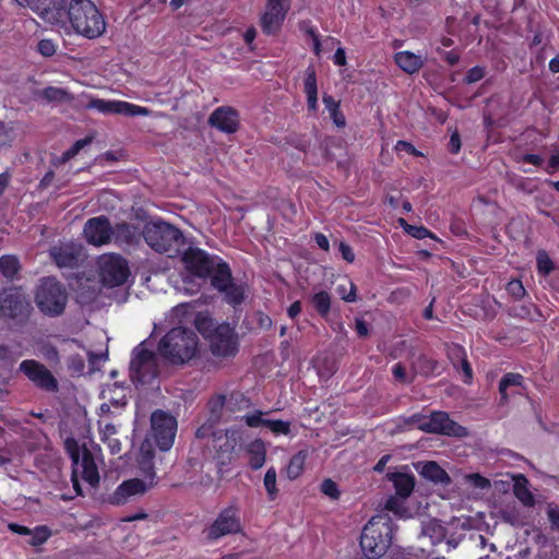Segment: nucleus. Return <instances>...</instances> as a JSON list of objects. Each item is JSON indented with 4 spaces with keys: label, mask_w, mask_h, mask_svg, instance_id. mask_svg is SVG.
I'll use <instances>...</instances> for the list:
<instances>
[{
    "label": "nucleus",
    "mask_w": 559,
    "mask_h": 559,
    "mask_svg": "<svg viewBox=\"0 0 559 559\" xmlns=\"http://www.w3.org/2000/svg\"><path fill=\"white\" fill-rule=\"evenodd\" d=\"M210 123L223 132L234 133L239 126V116L231 107H219L211 115Z\"/></svg>",
    "instance_id": "obj_22"
},
{
    "label": "nucleus",
    "mask_w": 559,
    "mask_h": 559,
    "mask_svg": "<svg viewBox=\"0 0 559 559\" xmlns=\"http://www.w3.org/2000/svg\"><path fill=\"white\" fill-rule=\"evenodd\" d=\"M554 269V264L548 254L544 251L537 253V270L539 273L547 275Z\"/></svg>",
    "instance_id": "obj_49"
},
{
    "label": "nucleus",
    "mask_w": 559,
    "mask_h": 559,
    "mask_svg": "<svg viewBox=\"0 0 559 559\" xmlns=\"http://www.w3.org/2000/svg\"><path fill=\"white\" fill-rule=\"evenodd\" d=\"M240 522L233 508L226 509L219 513L215 522L209 530V537L217 539L222 536L234 534L240 531Z\"/></svg>",
    "instance_id": "obj_19"
},
{
    "label": "nucleus",
    "mask_w": 559,
    "mask_h": 559,
    "mask_svg": "<svg viewBox=\"0 0 559 559\" xmlns=\"http://www.w3.org/2000/svg\"><path fill=\"white\" fill-rule=\"evenodd\" d=\"M193 322L198 331L209 340L211 338L210 334H213L218 325L205 313H198Z\"/></svg>",
    "instance_id": "obj_37"
},
{
    "label": "nucleus",
    "mask_w": 559,
    "mask_h": 559,
    "mask_svg": "<svg viewBox=\"0 0 559 559\" xmlns=\"http://www.w3.org/2000/svg\"><path fill=\"white\" fill-rule=\"evenodd\" d=\"M221 292L225 293V298L229 304L238 305L243 299V288L241 286L235 285L233 282L226 289H222Z\"/></svg>",
    "instance_id": "obj_40"
},
{
    "label": "nucleus",
    "mask_w": 559,
    "mask_h": 559,
    "mask_svg": "<svg viewBox=\"0 0 559 559\" xmlns=\"http://www.w3.org/2000/svg\"><path fill=\"white\" fill-rule=\"evenodd\" d=\"M157 376L155 357L143 344L134 348L130 361V378L134 383H148Z\"/></svg>",
    "instance_id": "obj_11"
},
{
    "label": "nucleus",
    "mask_w": 559,
    "mask_h": 559,
    "mask_svg": "<svg viewBox=\"0 0 559 559\" xmlns=\"http://www.w3.org/2000/svg\"><path fill=\"white\" fill-rule=\"evenodd\" d=\"M392 524L382 518H372L364 527L360 547L366 557L376 559L383 556L391 545Z\"/></svg>",
    "instance_id": "obj_5"
},
{
    "label": "nucleus",
    "mask_w": 559,
    "mask_h": 559,
    "mask_svg": "<svg viewBox=\"0 0 559 559\" xmlns=\"http://www.w3.org/2000/svg\"><path fill=\"white\" fill-rule=\"evenodd\" d=\"M265 427H267L275 436H287L290 432L289 421L267 419V421H265Z\"/></svg>",
    "instance_id": "obj_45"
},
{
    "label": "nucleus",
    "mask_w": 559,
    "mask_h": 559,
    "mask_svg": "<svg viewBox=\"0 0 559 559\" xmlns=\"http://www.w3.org/2000/svg\"><path fill=\"white\" fill-rule=\"evenodd\" d=\"M36 304L48 316L60 314L67 304V294L55 278H44L36 293Z\"/></svg>",
    "instance_id": "obj_7"
},
{
    "label": "nucleus",
    "mask_w": 559,
    "mask_h": 559,
    "mask_svg": "<svg viewBox=\"0 0 559 559\" xmlns=\"http://www.w3.org/2000/svg\"><path fill=\"white\" fill-rule=\"evenodd\" d=\"M316 243L324 251H329L330 249V242L326 236L323 234H316L314 236Z\"/></svg>",
    "instance_id": "obj_62"
},
{
    "label": "nucleus",
    "mask_w": 559,
    "mask_h": 559,
    "mask_svg": "<svg viewBox=\"0 0 559 559\" xmlns=\"http://www.w3.org/2000/svg\"><path fill=\"white\" fill-rule=\"evenodd\" d=\"M394 148L397 152H406L415 156L419 155L418 151L414 147V145L406 141H397Z\"/></svg>",
    "instance_id": "obj_59"
},
{
    "label": "nucleus",
    "mask_w": 559,
    "mask_h": 559,
    "mask_svg": "<svg viewBox=\"0 0 559 559\" xmlns=\"http://www.w3.org/2000/svg\"><path fill=\"white\" fill-rule=\"evenodd\" d=\"M82 247L74 242L60 243L50 250V257L59 267H73L78 264Z\"/></svg>",
    "instance_id": "obj_21"
},
{
    "label": "nucleus",
    "mask_w": 559,
    "mask_h": 559,
    "mask_svg": "<svg viewBox=\"0 0 559 559\" xmlns=\"http://www.w3.org/2000/svg\"><path fill=\"white\" fill-rule=\"evenodd\" d=\"M99 276L104 285L116 287L122 285L129 276L124 259L118 254H104L98 260Z\"/></svg>",
    "instance_id": "obj_10"
},
{
    "label": "nucleus",
    "mask_w": 559,
    "mask_h": 559,
    "mask_svg": "<svg viewBox=\"0 0 559 559\" xmlns=\"http://www.w3.org/2000/svg\"><path fill=\"white\" fill-rule=\"evenodd\" d=\"M151 427L153 438L159 450H170L177 432L176 418L163 411H155L151 416Z\"/></svg>",
    "instance_id": "obj_9"
},
{
    "label": "nucleus",
    "mask_w": 559,
    "mask_h": 559,
    "mask_svg": "<svg viewBox=\"0 0 559 559\" xmlns=\"http://www.w3.org/2000/svg\"><path fill=\"white\" fill-rule=\"evenodd\" d=\"M66 450L69 453L72 465V483L78 495L81 493L79 486V476H81L91 486H96L99 481V474L95 463L92 450L86 443L80 444L76 440L69 438L66 440Z\"/></svg>",
    "instance_id": "obj_4"
},
{
    "label": "nucleus",
    "mask_w": 559,
    "mask_h": 559,
    "mask_svg": "<svg viewBox=\"0 0 559 559\" xmlns=\"http://www.w3.org/2000/svg\"><path fill=\"white\" fill-rule=\"evenodd\" d=\"M484 74L485 73H484L483 68L474 67L467 71L465 81L469 84L478 82L479 80H481L484 78Z\"/></svg>",
    "instance_id": "obj_57"
},
{
    "label": "nucleus",
    "mask_w": 559,
    "mask_h": 559,
    "mask_svg": "<svg viewBox=\"0 0 559 559\" xmlns=\"http://www.w3.org/2000/svg\"><path fill=\"white\" fill-rule=\"evenodd\" d=\"M276 477V469L274 467L267 468L264 475L263 485L270 500H274L278 493Z\"/></svg>",
    "instance_id": "obj_39"
},
{
    "label": "nucleus",
    "mask_w": 559,
    "mask_h": 559,
    "mask_svg": "<svg viewBox=\"0 0 559 559\" xmlns=\"http://www.w3.org/2000/svg\"><path fill=\"white\" fill-rule=\"evenodd\" d=\"M523 377L520 373H507L499 383V393L502 402H507L510 395L522 394L524 391Z\"/></svg>",
    "instance_id": "obj_23"
},
{
    "label": "nucleus",
    "mask_w": 559,
    "mask_h": 559,
    "mask_svg": "<svg viewBox=\"0 0 559 559\" xmlns=\"http://www.w3.org/2000/svg\"><path fill=\"white\" fill-rule=\"evenodd\" d=\"M143 237L146 243L157 252H168L182 240L181 231L165 222L145 224Z\"/></svg>",
    "instance_id": "obj_6"
},
{
    "label": "nucleus",
    "mask_w": 559,
    "mask_h": 559,
    "mask_svg": "<svg viewBox=\"0 0 559 559\" xmlns=\"http://www.w3.org/2000/svg\"><path fill=\"white\" fill-rule=\"evenodd\" d=\"M249 465L253 469L261 468L265 463L266 449L264 442L260 439L253 440L248 444Z\"/></svg>",
    "instance_id": "obj_30"
},
{
    "label": "nucleus",
    "mask_w": 559,
    "mask_h": 559,
    "mask_svg": "<svg viewBox=\"0 0 559 559\" xmlns=\"http://www.w3.org/2000/svg\"><path fill=\"white\" fill-rule=\"evenodd\" d=\"M225 403L226 397L224 395H217L210 400L209 409L211 412L212 421H217L221 418Z\"/></svg>",
    "instance_id": "obj_41"
},
{
    "label": "nucleus",
    "mask_w": 559,
    "mask_h": 559,
    "mask_svg": "<svg viewBox=\"0 0 559 559\" xmlns=\"http://www.w3.org/2000/svg\"><path fill=\"white\" fill-rule=\"evenodd\" d=\"M340 252L343 257V259L349 263L354 262L355 260V253L353 249L345 242L340 243Z\"/></svg>",
    "instance_id": "obj_60"
},
{
    "label": "nucleus",
    "mask_w": 559,
    "mask_h": 559,
    "mask_svg": "<svg viewBox=\"0 0 559 559\" xmlns=\"http://www.w3.org/2000/svg\"><path fill=\"white\" fill-rule=\"evenodd\" d=\"M336 292L341 298L347 302H354L356 300V286L350 282L347 285H337Z\"/></svg>",
    "instance_id": "obj_48"
},
{
    "label": "nucleus",
    "mask_w": 559,
    "mask_h": 559,
    "mask_svg": "<svg viewBox=\"0 0 559 559\" xmlns=\"http://www.w3.org/2000/svg\"><path fill=\"white\" fill-rule=\"evenodd\" d=\"M464 478L471 486L481 490L489 489L491 487L490 480L477 473L467 474Z\"/></svg>",
    "instance_id": "obj_47"
},
{
    "label": "nucleus",
    "mask_w": 559,
    "mask_h": 559,
    "mask_svg": "<svg viewBox=\"0 0 559 559\" xmlns=\"http://www.w3.org/2000/svg\"><path fill=\"white\" fill-rule=\"evenodd\" d=\"M20 270L19 261L13 255H3L0 258V271L8 277L12 278Z\"/></svg>",
    "instance_id": "obj_38"
},
{
    "label": "nucleus",
    "mask_w": 559,
    "mask_h": 559,
    "mask_svg": "<svg viewBox=\"0 0 559 559\" xmlns=\"http://www.w3.org/2000/svg\"><path fill=\"white\" fill-rule=\"evenodd\" d=\"M38 51L45 57H50L56 52V45L52 40L43 39L38 43Z\"/></svg>",
    "instance_id": "obj_56"
},
{
    "label": "nucleus",
    "mask_w": 559,
    "mask_h": 559,
    "mask_svg": "<svg viewBox=\"0 0 559 559\" xmlns=\"http://www.w3.org/2000/svg\"><path fill=\"white\" fill-rule=\"evenodd\" d=\"M213 448L218 453L222 463L230 459V454L241 441V433L238 430H225L213 433Z\"/></svg>",
    "instance_id": "obj_20"
},
{
    "label": "nucleus",
    "mask_w": 559,
    "mask_h": 559,
    "mask_svg": "<svg viewBox=\"0 0 559 559\" xmlns=\"http://www.w3.org/2000/svg\"><path fill=\"white\" fill-rule=\"evenodd\" d=\"M333 62L336 66H345L346 64V52L343 47H338L333 56Z\"/></svg>",
    "instance_id": "obj_61"
},
{
    "label": "nucleus",
    "mask_w": 559,
    "mask_h": 559,
    "mask_svg": "<svg viewBox=\"0 0 559 559\" xmlns=\"http://www.w3.org/2000/svg\"><path fill=\"white\" fill-rule=\"evenodd\" d=\"M20 5L28 7L46 23L60 29L70 27L88 39L99 37L106 31V23L91 0H70L62 5V0H15Z\"/></svg>",
    "instance_id": "obj_1"
},
{
    "label": "nucleus",
    "mask_w": 559,
    "mask_h": 559,
    "mask_svg": "<svg viewBox=\"0 0 559 559\" xmlns=\"http://www.w3.org/2000/svg\"><path fill=\"white\" fill-rule=\"evenodd\" d=\"M86 108L94 109L103 115H122L128 117L150 115V109L146 107L118 99L92 98Z\"/></svg>",
    "instance_id": "obj_12"
},
{
    "label": "nucleus",
    "mask_w": 559,
    "mask_h": 559,
    "mask_svg": "<svg viewBox=\"0 0 559 559\" xmlns=\"http://www.w3.org/2000/svg\"><path fill=\"white\" fill-rule=\"evenodd\" d=\"M419 473L424 478L435 484L449 485L451 483V478L448 473L436 462L423 463Z\"/></svg>",
    "instance_id": "obj_26"
},
{
    "label": "nucleus",
    "mask_w": 559,
    "mask_h": 559,
    "mask_svg": "<svg viewBox=\"0 0 559 559\" xmlns=\"http://www.w3.org/2000/svg\"><path fill=\"white\" fill-rule=\"evenodd\" d=\"M207 277H211L212 285L218 290L226 289L231 283L230 269L219 258Z\"/></svg>",
    "instance_id": "obj_25"
},
{
    "label": "nucleus",
    "mask_w": 559,
    "mask_h": 559,
    "mask_svg": "<svg viewBox=\"0 0 559 559\" xmlns=\"http://www.w3.org/2000/svg\"><path fill=\"white\" fill-rule=\"evenodd\" d=\"M452 355H455L457 357V359L460 360V364H461V368H462V371H463V374H464V382L465 383H469L472 378H473V371H472V368L469 366V364L467 362L465 356H464V350L462 347H455L453 349V354Z\"/></svg>",
    "instance_id": "obj_44"
},
{
    "label": "nucleus",
    "mask_w": 559,
    "mask_h": 559,
    "mask_svg": "<svg viewBox=\"0 0 559 559\" xmlns=\"http://www.w3.org/2000/svg\"><path fill=\"white\" fill-rule=\"evenodd\" d=\"M558 168H559V154L556 153V154H552L549 158L547 171L552 173L554 170H557Z\"/></svg>",
    "instance_id": "obj_64"
},
{
    "label": "nucleus",
    "mask_w": 559,
    "mask_h": 559,
    "mask_svg": "<svg viewBox=\"0 0 559 559\" xmlns=\"http://www.w3.org/2000/svg\"><path fill=\"white\" fill-rule=\"evenodd\" d=\"M527 484V479L524 476L516 477L514 483V495L525 506H533L535 499L532 492L530 491Z\"/></svg>",
    "instance_id": "obj_35"
},
{
    "label": "nucleus",
    "mask_w": 559,
    "mask_h": 559,
    "mask_svg": "<svg viewBox=\"0 0 559 559\" xmlns=\"http://www.w3.org/2000/svg\"><path fill=\"white\" fill-rule=\"evenodd\" d=\"M246 424L250 427H259V426H265V421L267 419L263 418L262 412H254L253 414L247 415L245 417Z\"/></svg>",
    "instance_id": "obj_55"
},
{
    "label": "nucleus",
    "mask_w": 559,
    "mask_h": 559,
    "mask_svg": "<svg viewBox=\"0 0 559 559\" xmlns=\"http://www.w3.org/2000/svg\"><path fill=\"white\" fill-rule=\"evenodd\" d=\"M290 9V0H267L265 10L261 15V27L265 34H275L280 31Z\"/></svg>",
    "instance_id": "obj_13"
},
{
    "label": "nucleus",
    "mask_w": 559,
    "mask_h": 559,
    "mask_svg": "<svg viewBox=\"0 0 559 559\" xmlns=\"http://www.w3.org/2000/svg\"><path fill=\"white\" fill-rule=\"evenodd\" d=\"M308 457V453L305 450L297 452L290 460L286 467V476L294 480L298 478L305 468V463Z\"/></svg>",
    "instance_id": "obj_33"
},
{
    "label": "nucleus",
    "mask_w": 559,
    "mask_h": 559,
    "mask_svg": "<svg viewBox=\"0 0 559 559\" xmlns=\"http://www.w3.org/2000/svg\"><path fill=\"white\" fill-rule=\"evenodd\" d=\"M311 304L320 316L326 317L331 308V296L328 292H318L312 296Z\"/></svg>",
    "instance_id": "obj_36"
},
{
    "label": "nucleus",
    "mask_w": 559,
    "mask_h": 559,
    "mask_svg": "<svg viewBox=\"0 0 559 559\" xmlns=\"http://www.w3.org/2000/svg\"><path fill=\"white\" fill-rule=\"evenodd\" d=\"M323 104L325 106V109L329 111L334 124L338 128L345 127L346 120L344 115L340 110V103L336 102L332 96L324 95Z\"/></svg>",
    "instance_id": "obj_34"
},
{
    "label": "nucleus",
    "mask_w": 559,
    "mask_h": 559,
    "mask_svg": "<svg viewBox=\"0 0 559 559\" xmlns=\"http://www.w3.org/2000/svg\"><path fill=\"white\" fill-rule=\"evenodd\" d=\"M394 61L402 71L408 74L418 72L424 66V57L408 50L395 53Z\"/></svg>",
    "instance_id": "obj_24"
},
{
    "label": "nucleus",
    "mask_w": 559,
    "mask_h": 559,
    "mask_svg": "<svg viewBox=\"0 0 559 559\" xmlns=\"http://www.w3.org/2000/svg\"><path fill=\"white\" fill-rule=\"evenodd\" d=\"M0 304L1 310L13 318L26 314L31 308L28 297L17 287L4 290L0 297Z\"/></svg>",
    "instance_id": "obj_17"
},
{
    "label": "nucleus",
    "mask_w": 559,
    "mask_h": 559,
    "mask_svg": "<svg viewBox=\"0 0 559 559\" xmlns=\"http://www.w3.org/2000/svg\"><path fill=\"white\" fill-rule=\"evenodd\" d=\"M139 237V229L130 224L121 223L112 227V237L118 245H130L134 242Z\"/></svg>",
    "instance_id": "obj_28"
},
{
    "label": "nucleus",
    "mask_w": 559,
    "mask_h": 559,
    "mask_svg": "<svg viewBox=\"0 0 559 559\" xmlns=\"http://www.w3.org/2000/svg\"><path fill=\"white\" fill-rule=\"evenodd\" d=\"M388 478L393 483L395 495L409 497L415 487L414 476L407 473L396 472L388 474Z\"/></svg>",
    "instance_id": "obj_27"
},
{
    "label": "nucleus",
    "mask_w": 559,
    "mask_h": 559,
    "mask_svg": "<svg viewBox=\"0 0 559 559\" xmlns=\"http://www.w3.org/2000/svg\"><path fill=\"white\" fill-rule=\"evenodd\" d=\"M321 491L331 499H337L340 497L338 487L332 479L323 480L321 484Z\"/></svg>",
    "instance_id": "obj_53"
},
{
    "label": "nucleus",
    "mask_w": 559,
    "mask_h": 559,
    "mask_svg": "<svg viewBox=\"0 0 559 559\" xmlns=\"http://www.w3.org/2000/svg\"><path fill=\"white\" fill-rule=\"evenodd\" d=\"M92 142V138H85L78 140L69 150H67L62 156L59 159V163H67L71 158H73L75 155L79 154V152L84 148L86 145H88Z\"/></svg>",
    "instance_id": "obj_42"
},
{
    "label": "nucleus",
    "mask_w": 559,
    "mask_h": 559,
    "mask_svg": "<svg viewBox=\"0 0 559 559\" xmlns=\"http://www.w3.org/2000/svg\"><path fill=\"white\" fill-rule=\"evenodd\" d=\"M29 535H31L29 544L33 546H38V545L44 544L48 539L50 533L47 527L39 526V527H36L33 532L31 531Z\"/></svg>",
    "instance_id": "obj_50"
},
{
    "label": "nucleus",
    "mask_w": 559,
    "mask_h": 559,
    "mask_svg": "<svg viewBox=\"0 0 559 559\" xmlns=\"http://www.w3.org/2000/svg\"><path fill=\"white\" fill-rule=\"evenodd\" d=\"M449 146H450V151L454 154H456L460 151L461 141H460V136L456 132L451 135Z\"/></svg>",
    "instance_id": "obj_63"
},
{
    "label": "nucleus",
    "mask_w": 559,
    "mask_h": 559,
    "mask_svg": "<svg viewBox=\"0 0 559 559\" xmlns=\"http://www.w3.org/2000/svg\"><path fill=\"white\" fill-rule=\"evenodd\" d=\"M22 355L20 347L14 344L0 345V360L13 361Z\"/></svg>",
    "instance_id": "obj_46"
},
{
    "label": "nucleus",
    "mask_w": 559,
    "mask_h": 559,
    "mask_svg": "<svg viewBox=\"0 0 559 559\" xmlns=\"http://www.w3.org/2000/svg\"><path fill=\"white\" fill-rule=\"evenodd\" d=\"M43 97L48 102H63L68 99L69 94L63 88L49 86L41 93Z\"/></svg>",
    "instance_id": "obj_43"
},
{
    "label": "nucleus",
    "mask_w": 559,
    "mask_h": 559,
    "mask_svg": "<svg viewBox=\"0 0 559 559\" xmlns=\"http://www.w3.org/2000/svg\"><path fill=\"white\" fill-rule=\"evenodd\" d=\"M154 451L148 440H145L140 448V469L144 478H132L118 486L110 497L111 503L123 504L131 498L143 495L156 484V475L153 465Z\"/></svg>",
    "instance_id": "obj_2"
},
{
    "label": "nucleus",
    "mask_w": 559,
    "mask_h": 559,
    "mask_svg": "<svg viewBox=\"0 0 559 559\" xmlns=\"http://www.w3.org/2000/svg\"><path fill=\"white\" fill-rule=\"evenodd\" d=\"M20 370L32 381L37 388L48 392L58 391V381L53 374L40 362L28 359L20 365Z\"/></svg>",
    "instance_id": "obj_14"
},
{
    "label": "nucleus",
    "mask_w": 559,
    "mask_h": 559,
    "mask_svg": "<svg viewBox=\"0 0 559 559\" xmlns=\"http://www.w3.org/2000/svg\"><path fill=\"white\" fill-rule=\"evenodd\" d=\"M210 335L211 349L215 356L228 357L237 353V337L228 324L217 325L213 334Z\"/></svg>",
    "instance_id": "obj_15"
},
{
    "label": "nucleus",
    "mask_w": 559,
    "mask_h": 559,
    "mask_svg": "<svg viewBox=\"0 0 559 559\" xmlns=\"http://www.w3.org/2000/svg\"><path fill=\"white\" fill-rule=\"evenodd\" d=\"M217 259V257H211L203 250L193 248L187 250L182 257L186 269L202 278L210 275Z\"/></svg>",
    "instance_id": "obj_16"
},
{
    "label": "nucleus",
    "mask_w": 559,
    "mask_h": 559,
    "mask_svg": "<svg viewBox=\"0 0 559 559\" xmlns=\"http://www.w3.org/2000/svg\"><path fill=\"white\" fill-rule=\"evenodd\" d=\"M198 346V335L190 329L178 326L160 338L157 350L170 364L183 365L195 357Z\"/></svg>",
    "instance_id": "obj_3"
},
{
    "label": "nucleus",
    "mask_w": 559,
    "mask_h": 559,
    "mask_svg": "<svg viewBox=\"0 0 559 559\" xmlns=\"http://www.w3.org/2000/svg\"><path fill=\"white\" fill-rule=\"evenodd\" d=\"M305 93L307 95L308 109L316 111L318 109V87L316 72L312 68L307 69L305 78Z\"/></svg>",
    "instance_id": "obj_31"
},
{
    "label": "nucleus",
    "mask_w": 559,
    "mask_h": 559,
    "mask_svg": "<svg viewBox=\"0 0 559 559\" xmlns=\"http://www.w3.org/2000/svg\"><path fill=\"white\" fill-rule=\"evenodd\" d=\"M197 314L194 305L191 302L180 304L174 307L169 313V321L171 323H189L194 321Z\"/></svg>",
    "instance_id": "obj_29"
},
{
    "label": "nucleus",
    "mask_w": 559,
    "mask_h": 559,
    "mask_svg": "<svg viewBox=\"0 0 559 559\" xmlns=\"http://www.w3.org/2000/svg\"><path fill=\"white\" fill-rule=\"evenodd\" d=\"M408 425L411 428H417L427 432L453 436L464 435V428L451 420L444 412H435L429 417L413 416Z\"/></svg>",
    "instance_id": "obj_8"
},
{
    "label": "nucleus",
    "mask_w": 559,
    "mask_h": 559,
    "mask_svg": "<svg viewBox=\"0 0 559 559\" xmlns=\"http://www.w3.org/2000/svg\"><path fill=\"white\" fill-rule=\"evenodd\" d=\"M98 425H99V436H100V440L103 442H106L109 439L116 438L115 436L117 435V428L115 425H112L110 423L103 421V420H99Z\"/></svg>",
    "instance_id": "obj_51"
},
{
    "label": "nucleus",
    "mask_w": 559,
    "mask_h": 559,
    "mask_svg": "<svg viewBox=\"0 0 559 559\" xmlns=\"http://www.w3.org/2000/svg\"><path fill=\"white\" fill-rule=\"evenodd\" d=\"M508 293L515 299H521L525 295V288L521 281L512 280L507 285Z\"/></svg>",
    "instance_id": "obj_52"
},
{
    "label": "nucleus",
    "mask_w": 559,
    "mask_h": 559,
    "mask_svg": "<svg viewBox=\"0 0 559 559\" xmlns=\"http://www.w3.org/2000/svg\"><path fill=\"white\" fill-rule=\"evenodd\" d=\"M408 235L416 239H425L427 237L433 238L431 231L424 226H408Z\"/></svg>",
    "instance_id": "obj_54"
},
{
    "label": "nucleus",
    "mask_w": 559,
    "mask_h": 559,
    "mask_svg": "<svg viewBox=\"0 0 559 559\" xmlns=\"http://www.w3.org/2000/svg\"><path fill=\"white\" fill-rule=\"evenodd\" d=\"M84 237L94 246H103L111 241L112 227L105 216L90 218L84 225Z\"/></svg>",
    "instance_id": "obj_18"
},
{
    "label": "nucleus",
    "mask_w": 559,
    "mask_h": 559,
    "mask_svg": "<svg viewBox=\"0 0 559 559\" xmlns=\"http://www.w3.org/2000/svg\"><path fill=\"white\" fill-rule=\"evenodd\" d=\"M407 497L400 496V495H393L390 496L385 503L384 508L385 510L394 513L395 515L406 519L411 516L409 509L406 506Z\"/></svg>",
    "instance_id": "obj_32"
},
{
    "label": "nucleus",
    "mask_w": 559,
    "mask_h": 559,
    "mask_svg": "<svg viewBox=\"0 0 559 559\" xmlns=\"http://www.w3.org/2000/svg\"><path fill=\"white\" fill-rule=\"evenodd\" d=\"M395 380L401 382H409L412 379L407 376L405 368L401 364H396L392 368Z\"/></svg>",
    "instance_id": "obj_58"
}]
</instances>
